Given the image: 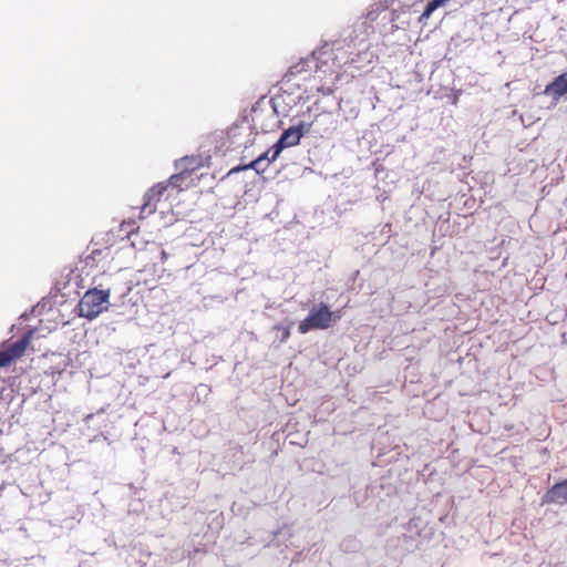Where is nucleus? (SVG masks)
Wrapping results in <instances>:
<instances>
[{
  "label": "nucleus",
  "mask_w": 567,
  "mask_h": 567,
  "mask_svg": "<svg viewBox=\"0 0 567 567\" xmlns=\"http://www.w3.org/2000/svg\"><path fill=\"white\" fill-rule=\"evenodd\" d=\"M338 313L330 311L328 305L323 302L316 305L310 309L308 316L299 322L298 330L301 334L311 330H326L340 319Z\"/></svg>",
  "instance_id": "2"
},
{
  "label": "nucleus",
  "mask_w": 567,
  "mask_h": 567,
  "mask_svg": "<svg viewBox=\"0 0 567 567\" xmlns=\"http://www.w3.org/2000/svg\"><path fill=\"white\" fill-rule=\"evenodd\" d=\"M166 257H167L166 251H165V250H163V251H162V258H163V259H165Z\"/></svg>",
  "instance_id": "18"
},
{
  "label": "nucleus",
  "mask_w": 567,
  "mask_h": 567,
  "mask_svg": "<svg viewBox=\"0 0 567 567\" xmlns=\"http://www.w3.org/2000/svg\"><path fill=\"white\" fill-rule=\"evenodd\" d=\"M293 127L297 130H300L302 132V136L307 133L313 132L312 122L311 123L300 122L297 126H293Z\"/></svg>",
  "instance_id": "15"
},
{
  "label": "nucleus",
  "mask_w": 567,
  "mask_h": 567,
  "mask_svg": "<svg viewBox=\"0 0 567 567\" xmlns=\"http://www.w3.org/2000/svg\"><path fill=\"white\" fill-rule=\"evenodd\" d=\"M447 1L449 0H430L420 17V20L429 19L437 8L445 6Z\"/></svg>",
  "instance_id": "12"
},
{
  "label": "nucleus",
  "mask_w": 567,
  "mask_h": 567,
  "mask_svg": "<svg viewBox=\"0 0 567 567\" xmlns=\"http://www.w3.org/2000/svg\"><path fill=\"white\" fill-rule=\"evenodd\" d=\"M272 159V152H265L259 157H257L255 161L250 162L248 165L244 166V169H254L257 174L264 173L266 168L269 166Z\"/></svg>",
  "instance_id": "11"
},
{
  "label": "nucleus",
  "mask_w": 567,
  "mask_h": 567,
  "mask_svg": "<svg viewBox=\"0 0 567 567\" xmlns=\"http://www.w3.org/2000/svg\"><path fill=\"white\" fill-rule=\"evenodd\" d=\"M168 185L165 183H158L147 190L144 195V204L141 207V217L144 218V214H153L156 210V203L161 199Z\"/></svg>",
  "instance_id": "8"
},
{
  "label": "nucleus",
  "mask_w": 567,
  "mask_h": 567,
  "mask_svg": "<svg viewBox=\"0 0 567 567\" xmlns=\"http://www.w3.org/2000/svg\"><path fill=\"white\" fill-rule=\"evenodd\" d=\"M544 94L551 96L554 100H559L567 94V73H564L554 79L553 82L546 85Z\"/></svg>",
  "instance_id": "10"
},
{
  "label": "nucleus",
  "mask_w": 567,
  "mask_h": 567,
  "mask_svg": "<svg viewBox=\"0 0 567 567\" xmlns=\"http://www.w3.org/2000/svg\"><path fill=\"white\" fill-rule=\"evenodd\" d=\"M110 290L89 289L79 302V316L89 320L95 319L107 309Z\"/></svg>",
  "instance_id": "3"
},
{
  "label": "nucleus",
  "mask_w": 567,
  "mask_h": 567,
  "mask_svg": "<svg viewBox=\"0 0 567 567\" xmlns=\"http://www.w3.org/2000/svg\"><path fill=\"white\" fill-rule=\"evenodd\" d=\"M542 504H567V478L553 485L543 496Z\"/></svg>",
  "instance_id": "9"
},
{
  "label": "nucleus",
  "mask_w": 567,
  "mask_h": 567,
  "mask_svg": "<svg viewBox=\"0 0 567 567\" xmlns=\"http://www.w3.org/2000/svg\"><path fill=\"white\" fill-rule=\"evenodd\" d=\"M274 329L281 332L280 342H286L290 338V324H276Z\"/></svg>",
  "instance_id": "14"
},
{
  "label": "nucleus",
  "mask_w": 567,
  "mask_h": 567,
  "mask_svg": "<svg viewBox=\"0 0 567 567\" xmlns=\"http://www.w3.org/2000/svg\"><path fill=\"white\" fill-rule=\"evenodd\" d=\"M312 124L313 133L320 137H329L338 128V121L331 112H322L316 115Z\"/></svg>",
  "instance_id": "5"
},
{
  "label": "nucleus",
  "mask_w": 567,
  "mask_h": 567,
  "mask_svg": "<svg viewBox=\"0 0 567 567\" xmlns=\"http://www.w3.org/2000/svg\"><path fill=\"white\" fill-rule=\"evenodd\" d=\"M326 52H313L310 56L289 68L286 78L300 74L306 71H313L310 75V90H316L323 95L333 93V81L336 80L334 71L328 59H323Z\"/></svg>",
  "instance_id": "1"
},
{
  "label": "nucleus",
  "mask_w": 567,
  "mask_h": 567,
  "mask_svg": "<svg viewBox=\"0 0 567 567\" xmlns=\"http://www.w3.org/2000/svg\"><path fill=\"white\" fill-rule=\"evenodd\" d=\"M40 367L45 374H61L68 367V359L61 353L44 354Z\"/></svg>",
  "instance_id": "7"
},
{
  "label": "nucleus",
  "mask_w": 567,
  "mask_h": 567,
  "mask_svg": "<svg viewBox=\"0 0 567 567\" xmlns=\"http://www.w3.org/2000/svg\"><path fill=\"white\" fill-rule=\"evenodd\" d=\"M301 137L302 132L300 130L292 126L285 130L279 140L269 148V152H272V159H276L284 148L298 145Z\"/></svg>",
  "instance_id": "6"
},
{
  "label": "nucleus",
  "mask_w": 567,
  "mask_h": 567,
  "mask_svg": "<svg viewBox=\"0 0 567 567\" xmlns=\"http://www.w3.org/2000/svg\"><path fill=\"white\" fill-rule=\"evenodd\" d=\"M49 303H50V300H47V298H43L41 302L37 303L38 312L41 313L47 308V306Z\"/></svg>",
  "instance_id": "16"
},
{
  "label": "nucleus",
  "mask_w": 567,
  "mask_h": 567,
  "mask_svg": "<svg viewBox=\"0 0 567 567\" xmlns=\"http://www.w3.org/2000/svg\"><path fill=\"white\" fill-rule=\"evenodd\" d=\"M95 254H101V250H93L92 255L86 256V260L90 259V258H93V255H95Z\"/></svg>",
  "instance_id": "17"
},
{
  "label": "nucleus",
  "mask_w": 567,
  "mask_h": 567,
  "mask_svg": "<svg viewBox=\"0 0 567 567\" xmlns=\"http://www.w3.org/2000/svg\"><path fill=\"white\" fill-rule=\"evenodd\" d=\"M31 331L18 341L3 344L0 350V368L10 367L16 360L21 358L30 343Z\"/></svg>",
  "instance_id": "4"
},
{
  "label": "nucleus",
  "mask_w": 567,
  "mask_h": 567,
  "mask_svg": "<svg viewBox=\"0 0 567 567\" xmlns=\"http://www.w3.org/2000/svg\"><path fill=\"white\" fill-rule=\"evenodd\" d=\"M189 176V172L184 169L178 174H174L169 177L167 185L181 189L182 183Z\"/></svg>",
  "instance_id": "13"
}]
</instances>
